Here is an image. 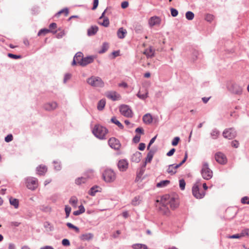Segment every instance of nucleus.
Returning <instances> with one entry per match:
<instances>
[{
	"label": "nucleus",
	"instance_id": "obj_10",
	"mask_svg": "<svg viewBox=\"0 0 249 249\" xmlns=\"http://www.w3.org/2000/svg\"><path fill=\"white\" fill-rule=\"evenodd\" d=\"M216 161L221 164H224L227 162L226 156L221 152H217L215 154Z\"/></svg>",
	"mask_w": 249,
	"mask_h": 249
},
{
	"label": "nucleus",
	"instance_id": "obj_40",
	"mask_svg": "<svg viewBox=\"0 0 249 249\" xmlns=\"http://www.w3.org/2000/svg\"><path fill=\"white\" fill-rule=\"evenodd\" d=\"M194 16V14L191 11L187 12L185 14L186 18L189 20L193 19Z\"/></svg>",
	"mask_w": 249,
	"mask_h": 249
},
{
	"label": "nucleus",
	"instance_id": "obj_19",
	"mask_svg": "<svg viewBox=\"0 0 249 249\" xmlns=\"http://www.w3.org/2000/svg\"><path fill=\"white\" fill-rule=\"evenodd\" d=\"M47 171V168L45 165H41L37 167V174L40 176L44 175Z\"/></svg>",
	"mask_w": 249,
	"mask_h": 249
},
{
	"label": "nucleus",
	"instance_id": "obj_27",
	"mask_svg": "<svg viewBox=\"0 0 249 249\" xmlns=\"http://www.w3.org/2000/svg\"><path fill=\"white\" fill-rule=\"evenodd\" d=\"M77 202H78V199L77 198V197L76 196H72L69 200V203L74 208H76Z\"/></svg>",
	"mask_w": 249,
	"mask_h": 249
},
{
	"label": "nucleus",
	"instance_id": "obj_32",
	"mask_svg": "<svg viewBox=\"0 0 249 249\" xmlns=\"http://www.w3.org/2000/svg\"><path fill=\"white\" fill-rule=\"evenodd\" d=\"M170 183V181L168 180H165L161 181L160 182H159L157 184V187H163L166 186L167 185H168Z\"/></svg>",
	"mask_w": 249,
	"mask_h": 249
},
{
	"label": "nucleus",
	"instance_id": "obj_38",
	"mask_svg": "<svg viewBox=\"0 0 249 249\" xmlns=\"http://www.w3.org/2000/svg\"><path fill=\"white\" fill-rule=\"evenodd\" d=\"M49 33H50V30L45 28L42 29L38 32L37 35L38 36H45Z\"/></svg>",
	"mask_w": 249,
	"mask_h": 249
},
{
	"label": "nucleus",
	"instance_id": "obj_56",
	"mask_svg": "<svg viewBox=\"0 0 249 249\" xmlns=\"http://www.w3.org/2000/svg\"><path fill=\"white\" fill-rule=\"evenodd\" d=\"M62 244L64 246H69L70 245L69 240L67 239H63L62 241Z\"/></svg>",
	"mask_w": 249,
	"mask_h": 249
},
{
	"label": "nucleus",
	"instance_id": "obj_28",
	"mask_svg": "<svg viewBox=\"0 0 249 249\" xmlns=\"http://www.w3.org/2000/svg\"><path fill=\"white\" fill-rule=\"evenodd\" d=\"M143 54H144L147 57H152L154 55V51L151 48H149L143 52Z\"/></svg>",
	"mask_w": 249,
	"mask_h": 249
},
{
	"label": "nucleus",
	"instance_id": "obj_50",
	"mask_svg": "<svg viewBox=\"0 0 249 249\" xmlns=\"http://www.w3.org/2000/svg\"><path fill=\"white\" fill-rule=\"evenodd\" d=\"M180 141V138L178 137H176L174 138V139L172 141V144L173 146H176L178 145L179 141Z\"/></svg>",
	"mask_w": 249,
	"mask_h": 249
},
{
	"label": "nucleus",
	"instance_id": "obj_61",
	"mask_svg": "<svg viewBox=\"0 0 249 249\" xmlns=\"http://www.w3.org/2000/svg\"><path fill=\"white\" fill-rule=\"evenodd\" d=\"M128 6V2L127 1H123L121 4V7L122 8L124 9Z\"/></svg>",
	"mask_w": 249,
	"mask_h": 249
},
{
	"label": "nucleus",
	"instance_id": "obj_58",
	"mask_svg": "<svg viewBox=\"0 0 249 249\" xmlns=\"http://www.w3.org/2000/svg\"><path fill=\"white\" fill-rule=\"evenodd\" d=\"M140 138H141V137L139 135H136L133 139V142H135V143H138L140 142Z\"/></svg>",
	"mask_w": 249,
	"mask_h": 249
},
{
	"label": "nucleus",
	"instance_id": "obj_14",
	"mask_svg": "<svg viewBox=\"0 0 249 249\" xmlns=\"http://www.w3.org/2000/svg\"><path fill=\"white\" fill-rule=\"evenodd\" d=\"M161 22L160 18L157 16H154L149 19L148 24L150 27H153L155 25H160Z\"/></svg>",
	"mask_w": 249,
	"mask_h": 249
},
{
	"label": "nucleus",
	"instance_id": "obj_18",
	"mask_svg": "<svg viewBox=\"0 0 249 249\" xmlns=\"http://www.w3.org/2000/svg\"><path fill=\"white\" fill-rule=\"evenodd\" d=\"M92 233H86L82 234L80 236V239L82 241H89L93 238Z\"/></svg>",
	"mask_w": 249,
	"mask_h": 249
},
{
	"label": "nucleus",
	"instance_id": "obj_57",
	"mask_svg": "<svg viewBox=\"0 0 249 249\" xmlns=\"http://www.w3.org/2000/svg\"><path fill=\"white\" fill-rule=\"evenodd\" d=\"M231 146L234 148H237L239 146V143L238 141L234 140L231 142Z\"/></svg>",
	"mask_w": 249,
	"mask_h": 249
},
{
	"label": "nucleus",
	"instance_id": "obj_55",
	"mask_svg": "<svg viewBox=\"0 0 249 249\" xmlns=\"http://www.w3.org/2000/svg\"><path fill=\"white\" fill-rule=\"evenodd\" d=\"M13 138L12 134H9L5 138V141L7 142H10L13 140Z\"/></svg>",
	"mask_w": 249,
	"mask_h": 249
},
{
	"label": "nucleus",
	"instance_id": "obj_11",
	"mask_svg": "<svg viewBox=\"0 0 249 249\" xmlns=\"http://www.w3.org/2000/svg\"><path fill=\"white\" fill-rule=\"evenodd\" d=\"M108 142L109 146L114 149L118 150L121 147V144L119 141L115 138L112 137L110 138Z\"/></svg>",
	"mask_w": 249,
	"mask_h": 249
},
{
	"label": "nucleus",
	"instance_id": "obj_63",
	"mask_svg": "<svg viewBox=\"0 0 249 249\" xmlns=\"http://www.w3.org/2000/svg\"><path fill=\"white\" fill-rule=\"evenodd\" d=\"M175 152V149L172 148L167 153V156H168L169 157L171 156L174 154Z\"/></svg>",
	"mask_w": 249,
	"mask_h": 249
},
{
	"label": "nucleus",
	"instance_id": "obj_33",
	"mask_svg": "<svg viewBox=\"0 0 249 249\" xmlns=\"http://www.w3.org/2000/svg\"><path fill=\"white\" fill-rule=\"evenodd\" d=\"M154 154V152L152 151H150L147 155V157L145 160V161L146 162H150L152 160L153 156Z\"/></svg>",
	"mask_w": 249,
	"mask_h": 249
},
{
	"label": "nucleus",
	"instance_id": "obj_26",
	"mask_svg": "<svg viewBox=\"0 0 249 249\" xmlns=\"http://www.w3.org/2000/svg\"><path fill=\"white\" fill-rule=\"evenodd\" d=\"M56 37L59 39L62 38L65 35V30L62 29H58L56 31Z\"/></svg>",
	"mask_w": 249,
	"mask_h": 249
},
{
	"label": "nucleus",
	"instance_id": "obj_25",
	"mask_svg": "<svg viewBox=\"0 0 249 249\" xmlns=\"http://www.w3.org/2000/svg\"><path fill=\"white\" fill-rule=\"evenodd\" d=\"M10 203L11 205L13 206L15 208H18V199L11 197L9 198Z\"/></svg>",
	"mask_w": 249,
	"mask_h": 249
},
{
	"label": "nucleus",
	"instance_id": "obj_16",
	"mask_svg": "<svg viewBox=\"0 0 249 249\" xmlns=\"http://www.w3.org/2000/svg\"><path fill=\"white\" fill-rule=\"evenodd\" d=\"M118 167L121 171H125L128 168V162L124 160H120L118 162Z\"/></svg>",
	"mask_w": 249,
	"mask_h": 249
},
{
	"label": "nucleus",
	"instance_id": "obj_35",
	"mask_svg": "<svg viewBox=\"0 0 249 249\" xmlns=\"http://www.w3.org/2000/svg\"><path fill=\"white\" fill-rule=\"evenodd\" d=\"M132 247L134 249H148L146 245L141 244L133 245Z\"/></svg>",
	"mask_w": 249,
	"mask_h": 249
},
{
	"label": "nucleus",
	"instance_id": "obj_36",
	"mask_svg": "<svg viewBox=\"0 0 249 249\" xmlns=\"http://www.w3.org/2000/svg\"><path fill=\"white\" fill-rule=\"evenodd\" d=\"M106 105V101L104 99L101 100L98 104L97 108L99 110H102Z\"/></svg>",
	"mask_w": 249,
	"mask_h": 249
},
{
	"label": "nucleus",
	"instance_id": "obj_7",
	"mask_svg": "<svg viewBox=\"0 0 249 249\" xmlns=\"http://www.w3.org/2000/svg\"><path fill=\"white\" fill-rule=\"evenodd\" d=\"M119 110L121 114L126 117L131 118L133 116V112L127 105H121L119 107Z\"/></svg>",
	"mask_w": 249,
	"mask_h": 249
},
{
	"label": "nucleus",
	"instance_id": "obj_15",
	"mask_svg": "<svg viewBox=\"0 0 249 249\" xmlns=\"http://www.w3.org/2000/svg\"><path fill=\"white\" fill-rule=\"evenodd\" d=\"M58 105L56 102H49L44 104L43 107L46 110L52 111L56 109Z\"/></svg>",
	"mask_w": 249,
	"mask_h": 249
},
{
	"label": "nucleus",
	"instance_id": "obj_6",
	"mask_svg": "<svg viewBox=\"0 0 249 249\" xmlns=\"http://www.w3.org/2000/svg\"><path fill=\"white\" fill-rule=\"evenodd\" d=\"M199 182H197L192 187L193 195L197 199L202 198L205 195V193L204 191L199 190Z\"/></svg>",
	"mask_w": 249,
	"mask_h": 249
},
{
	"label": "nucleus",
	"instance_id": "obj_31",
	"mask_svg": "<svg viewBox=\"0 0 249 249\" xmlns=\"http://www.w3.org/2000/svg\"><path fill=\"white\" fill-rule=\"evenodd\" d=\"M141 199L140 196L135 197L132 200V204L133 206H137L140 204Z\"/></svg>",
	"mask_w": 249,
	"mask_h": 249
},
{
	"label": "nucleus",
	"instance_id": "obj_9",
	"mask_svg": "<svg viewBox=\"0 0 249 249\" xmlns=\"http://www.w3.org/2000/svg\"><path fill=\"white\" fill-rule=\"evenodd\" d=\"M236 133L233 128L226 129L223 132V136L225 138L231 140L236 137Z\"/></svg>",
	"mask_w": 249,
	"mask_h": 249
},
{
	"label": "nucleus",
	"instance_id": "obj_53",
	"mask_svg": "<svg viewBox=\"0 0 249 249\" xmlns=\"http://www.w3.org/2000/svg\"><path fill=\"white\" fill-rule=\"evenodd\" d=\"M8 56L13 59H18L21 58V55H18L12 53H8Z\"/></svg>",
	"mask_w": 249,
	"mask_h": 249
},
{
	"label": "nucleus",
	"instance_id": "obj_5",
	"mask_svg": "<svg viewBox=\"0 0 249 249\" xmlns=\"http://www.w3.org/2000/svg\"><path fill=\"white\" fill-rule=\"evenodd\" d=\"M201 174L204 179L209 180L212 178L213 172L209 167V165L207 163H204L203 164Z\"/></svg>",
	"mask_w": 249,
	"mask_h": 249
},
{
	"label": "nucleus",
	"instance_id": "obj_23",
	"mask_svg": "<svg viewBox=\"0 0 249 249\" xmlns=\"http://www.w3.org/2000/svg\"><path fill=\"white\" fill-rule=\"evenodd\" d=\"M141 154L140 152H136L132 156V160L135 162H139L141 160Z\"/></svg>",
	"mask_w": 249,
	"mask_h": 249
},
{
	"label": "nucleus",
	"instance_id": "obj_52",
	"mask_svg": "<svg viewBox=\"0 0 249 249\" xmlns=\"http://www.w3.org/2000/svg\"><path fill=\"white\" fill-rule=\"evenodd\" d=\"M241 201L243 204H249V197L248 196H244L241 199Z\"/></svg>",
	"mask_w": 249,
	"mask_h": 249
},
{
	"label": "nucleus",
	"instance_id": "obj_46",
	"mask_svg": "<svg viewBox=\"0 0 249 249\" xmlns=\"http://www.w3.org/2000/svg\"><path fill=\"white\" fill-rule=\"evenodd\" d=\"M135 30L137 33L141 32L142 30V26L139 23L136 24L135 26Z\"/></svg>",
	"mask_w": 249,
	"mask_h": 249
},
{
	"label": "nucleus",
	"instance_id": "obj_13",
	"mask_svg": "<svg viewBox=\"0 0 249 249\" xmlns=\"http://www.w3.org/2000/svg\"><path fill=\"white\" fill-rule=\"evenodd\" d=\"M181 166V165L180 163L178 164H171L168 166L167 172L171 175H173L176 173L177 169Z\"/></svg>",
	"mask_w": 249,
	"mask_h": 249
},
{
	"label": "nucleus",
	"instance_id": "obj_62",
	"mask_svg": "<svg viewBox=\"0 0 249 249\" xmlns=\"http://www.w3.org/2000/svg\"><path fill=\"white\" fill-rule=\"evenodd\" d=\"M145 148V145L144 143H140L139 145V149L140 150H143Z\"/></svg>",
	"mask_w": 249,
	"mask_h": 249
},
{
	"label": "nucleus",
	"instance_id": "obj_21",
	"mask_svg": "<svg viewBox=\"0 0 249 249\" xmlns=\"http://www.w3.org/2000/svg\"><path fill=\"white\" fill-rule=\"evenodd\" d=\"M98 30V28L96 26H91L88 30V35L89 36L95 35Z\"/></svg>",
	"mask_w": 249,
	"mask_h": 249
},
{
	"label": "nucleus",
	"instance_id": "obj_29",
	"mask_svg": "<svg viewBox=\"0 0 249 249\" xmlns=\"http://www.w3.org/2000/svg\"><path fill=\"white\" fill-rule=\"evenodd\" d=\"M87 181V178L85 177H81L77 178L75 180V183L77 185H81L82 183H85Z\"/></svg>",
	"mask_w": 249,
	"mask_h": 249
},
{
	"label": "nucleus",
	"instance_id": "obj_41",
	"mask_svg": "<svg viewBox=\"0 0 249 249\" xmlns=\"http://www.w3.org/2000/svg\"><path fill=\"white\" fill-rule=\"evenodd\" d=\"M61 14H64L65 16H67L69 14V10L68 8H65L59 12H58L55 15L56 17H59Z\"/></svg>",
	"mask_w": 249,
	"mask_h": 249
},
{
	"label": "nucleus",
	"instance_id": "obj_44",
	"mask_svg": "<svg viewBox=\"0 0 249 249\" xmlns=\"http://www.w3.org/2000/svg\"><path fill=\"white\" fill-rule=\"evenodd\" d=\"M214 18L213 15L208 14L205 16V19L208 22H212L214 19Z\"/></svg>",
	"mask_w": 249,
	"mask_h": 249
},
{
	"label": "nucleus",
	"instance_id": "obj_45",
	"mask_svg": "<svg viewBox=\"0 0 249 249\" xmlns=\"http://www.w3.org/2000/svg\"><path fill=\"white\" fill-rule=\"evenodd\" d=\"M147 92H146L145 94H141V91H140L137 94V96L141 99H144L147 97Z\"/></svg>",
	"mask_w": 249,
	"mask_h": 249
},
{
	"label": "nucleus",
	"instance_id": "obj_34",
	"mask_svg": "<svg viewBox=\"0 0 249 249\" xmlns=\"http://www.w3.org/2000/svg\"><path fill=\"white\" fill-rule=\"evenodd\" d=\"M111 121L112 123L116 124L121 129H123L124 126L123 124L115 117L111 118Z\"/></svg>",
	"mask_w": 249,
	"mask_h": 249
},
{
	"label": "nucleus",
	"instance_id": "obj_3",
	"mask_svg": "<svg viewBox=\"0 0 249 249\" xmlns=\"http://www.w3.org/2000/svg\"><path fill=\"white\" fill-rule=\"evenodd\" d=\"M87 81L89 85L95 88H102L104 86V82L99 77L91 76Z\"/></svg>",
	"mask_w": 249,
	"mask_h": 249
},
{
	"label": "nucleus",
	"instance_id": "obj_43",
	"mask_svg": "<svg viewBox=\"0 0 249 249\" xmlns=\"http://www.w3.org/2000/svg\"><path fill=\"white\" fill-rule=\"evenodd\" d=\"M97 188L98 186H97L92 187L90 189L89 194L92 196H94L95 193L98 192Z\"/></svg>",
	"mask_w": 249,
	"mask_h": 249
},
{
	"label": "nucleus",
	"instance_id": "obj_22",
	"mask_svg": "<svg viewBox=\"0 0 249 249\" xmlns=\"http://www.w3.org/2000/svg\"><path fill=\"white\" fill-rule=\"evenodd\" d=\"M143 121L145 124H150L152 122V117L150 114H146L144 115L142 118Z\"/></svg>",
	"mask_w": 249,
	"mask_h": 249
},
{
	"label": "nucleus",
	"instance_id": "obj_48",
	"mask_svg": "<svg viewBox=\"0 0 249 249\" xmlns=\"http://www.w3.org/2000/svg\"><path fill=\"white\" fill-rule=\"evenodd\" d=\"M99 23L101 25H102L105 27H107L109 25V21L108 19L106 18L104 19L103 22H100V21H99Z\"/></svg>",
	"mask_w": 249,
	"mask_h": 249
},
{
	"label": "nucleus",
	"instance_id": "obj_64",
	"mask_svg": "<svg viewBox=\"0 0 249 249\" xmlns=\"http://www.w3.org/2000/svg\"><path fill=\"white\" fill-rule=\"evenodd\" d=\"M81 213H84L85 211V209L84 207V206L82 205L79 206V210H78Z\"/></svg>",
	"mask_w": 249,
	"mask_h": 249
},
{
	"label": "nucleus",
	"instance_id": "obj_37",
	"mask_svg": "<svg viewBox=\"0 0 249 249\" xmlns=\"http://www.w3.org/2000/svg\"><path fill=\"white\" fill-rule=\"evenodd\" d=\"M109 45L107 43L105 42L103 44L102 49L99 51V53H102L106 52L108 49Z\"/></svg>",
	"mask_w": 249,
	"mask_h": 249
},
{
	"label": "nucleus",
	"instance_id": "obj_2",
	"mask_svg": "<svg viewBox=\"0 0 249 249\" xmlns=\"http://www.w3.org/2000/svg\"><path fill=\"white\" fill-rule=\"evenodd\" d=\"M92 133L97 138L102 140L106 139L108 130L106 127L100 124H96L92 128Z\"/></svg>",
	"mask_w": 249,
	"mask_h": 249
},
{
	"label": "nucleus",
	"instance_id": "obj_20",
	"mask_svg": "<svg viewBox=\"0 0 249 249\" xmlns=\"http://www.w3.org/2000/svg\"><path fill=\"white\" fill-rule=\"evenodd\" d=\"M127 34V31L126 29L123 28V27L120 28L117 33V35L118 37L120 39H123L124 38L126 35Z\"/></svg>",
	"mask_w": 249,
	"mask_h": 249
},
{
	"label": "nucleus",
	"instance_id": "obj_1",
	"mask_svg": "<svg viewBox=\"0 0 249 249\" xmlns=\"http://www.w3.org/2000/svg\"><path fill=\"white\" fill-rule=\"evenodd\" d=\"M178 205L179 200L177 196L167 194L161 197L159 209L162 214L168 215L170 214L169 209L174 210Z\"/></svg>",
	"mask_w": 249,
	"mask_h": 249
},
{
	"label": "nucleus",
	"instance_id": "obj_49",
	"mask_svg": "<svg viewBox=\"0 0 249 249\" xmlns=\"http://www.w3.org/2000/svg\"><path fill=\"white\" fill-rule=\"evenodd\" d=\"M186 183L184 179H180L179 180V187L181 190H183L185 189Z\"/></svg>",
	"mask_w": 249,
	"mask_h": 249
},
{
	"label": "nucleus",
	"instance_id": "obj_51",
	"mask_svg": "<svg viewBox=\"0 0 249 249\" xmlns=\"http://www.w3.org/2000/svg\"><path fill=\"white\" fill-rule=\"evenodd\" d=\"M65 211L66 212V217H68L71 212V208L69 206H66L65 208Z\"/></svg>",
	"mask_w": 249,
	"mask_h": 249
},
{
	"label": "nucleus",
	"instance_id": "obj_4",
	"mask_svg": "<svg viewBox=\"0 0 249 249\" xmlns=\"http://www.w3.org/2000/svg\"><path fill=\"white\" fill-rule=\"evenodd\" d=\"M103 179L107 183L113 182L116 178L115 173L111 169H107L103 173Z\"/></svg>",
	"mask_w": 249,
	"mask_h": 249
},
{
	"label": "nucleus",
	"instance_id": "obj_42",
	"mask_svg": "<svg viewBox=\"0 0 249 249\" xmlns=\"http://www.w3.org/2000/svg\"><path fill=\"white\" fill-rule=\"evenodd\" d=\"M219 135V132L217 129L212 130L211 135L213 139H216Z\"/></svg>",
	"mask_w": 249,
	"mask_h": 249
},
{
	"label": "nucleus",
	"instance_id": "obj_47",
	"mask_svg": "<svg viewBox=\"0 0 249 249\" xmlns=\"http://www.w3.org/2000/svg\"><path fill=\"white\" fill-rule=\"evenodd\" d=\"M44 227L47 231H52L53 230V227L48 222H45L44 223Z\"/></svg>",
	"mask_w": 249,
	"mask_h": 249
},
{
	"label": "nucleus",
	"instance_id": "obj_30",
	"mask_svg": "<svg viewBox=\"0 0 249 249\" xmlns=\"http://www.w3.org/2000/svg\"><path fill=\"white\" fill-rule=\"evenodd\" d=\"M57 28V24L55 23H52L49 25V29L50 33H52L53 34L56 33V31L55 29Z\"/></svg>",
	"mask_w": 249,
	"mask_h": 249
},
{
	"label": "nucleus",
	"instance_id": "obj_12",
	"mask_svg": "<svg viewBox=\"0 0 249 249\" xmlns=\"http://www.w3.org/2000/svg\"><path fill=\"white\" fill-rule=\"evenodd\" d=\"M106 96L112 101L119 100L121 99V95L114 91L107 92L106 93Z\"/></svg>",
	"mask_w": 249,
	"mask_h": 249
},
{
	"label": "nucleus",
	"instance_id": "obj_54",
	"mask_svg": "<svg viewBox=\"0 0 249 249\" xmlns=\"http://www.w3.org/2000/svg\"><path fill=\"white\" fill-rule=\"evenodd\" d=\"M171 13L173 17H175L178 15V11L174 8H171Z\"/></svg>",
	"mask_w": 249,
	"mask_h": 249
},
{
	"label": "nucleus",
	"instance_id": "obj_39",
	"mask_svg": "<svg viewBox=\"0 0 249 249\" xmlns=\"http://www.w3.org/2000/svg\"><path fill=\"white\" fill-rule=\"evenodd\" d=\"M245 234H246V233L244 231V232H242V233H241L239 234L238 233V234H234V235H232L231 236H229L228 237L229 238H231V239L240 238L244 236Z\"/></svg>",
	"mask_w": 249,
	"mask_h": 249
},
{
	"label": "nucleus",
	"instance_id": "obj_59",
	"mask_svg": "<svg viewBox=\"0 0 249 249\" xmlns=\"http://www.w3.org/2000/svg\"><path fill=\"white\" fill-rule=\"evenodd\" d=\"M99 0H93V5L92 8V10H95L97 8L98 5Z\"/></svg>",
	"mask_w": 249,
	"mask_h": 249
},
{
	"label": "nucleus",
	"instance_id": "obj_17",
	"mask_svg": "<svg viewBox=\"0 0 249 249\" xmlns=\"http://www.w3.org/2000/svg\"><path fill=\"white\" fill-rule=\"evenodd\" d=\"M94 60V57L92 56H88L86 57H83L82 61L80 62L79 65L82 66H85L87 65L92 63Z\"/></svg>",
	"mask_w": 249,
	"mask_h": 249
},
{
	"label": "nucleus",
	"instance_id": "obj_60",
	"mask_svg": "<svg viewBox=\"0 0 249 249\" xmlns=\"http://www.w3.org/2000/svg\"><path fill=\"white\" fill-rule=\"evenodd\" d=\"M157 135L155 136L154 137H153V138L150 140V142H149V144H148V147H147V149H149V147H150V145L154 142H155V140H156V138H157Z\"/></svg>",
	"mask_w": 249,
	"mask_h": 249
},
{
	"label": "nucleus",
	"instance_id": "obj_8",
	"mask_svg": "<svg viewBox=\"0 0 249 249\" xmlns=\"http://www.w3.org/2000/svg\"><path fill=\"white\" fill-rule=\"evenodd\" d=\"M37 182V179L36 178H28L26 180V186L28 189L34 190L38 186Z\"/></svg>",
	"mask_w": 249,
	"mask_h": 249
},
{
	"label": "nucleus",
	"instance_id": "obj_24",
	"mask_svg": "<svg viewBox=\"0 0 249 249\" xmlns=\"http://www.w3.org/2000/svg\"><path fill=\"white\" fill-rule=\"evenodd\" d=\"M83 57V54L81 52L77 53L75 56H74V58L75 60H77V63L78 64L80 65V62L82 61Z\"/></svg>",
	"mask_w": 249,
	"mask_h": 249
}]
</instances>
